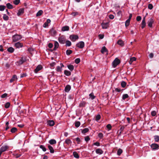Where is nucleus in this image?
<instances>
[{
    "instance_id": "f257e3e1",
    "label": "nucleus",
    "mask_w": 159,
    "mask_h": 159,
    "mask_svg": "<svg viewBox=\"0 0 159 159\" xmlns=\"http://www.w3.org/2000/svg\"><path fill=\"white\" fill-rule=\"evenodd\" d=\"M27 61L26 57H20L19 60L16 62V65L20 66L25 62Z\"/></svg>"
},
{
    "instance_id": "f03ea898",
    "label": "nucleus",
    "mask_w": 159,
    "mask_h": 159,
    "mask_svg": "<svg viewBox=\"0 0 159 159\" xmlns=\"http://www.w3.org/2000/svg\"><path fill=\"white\" fill-rule=\"evenodd\" d=\"M21 35L18 34H16L12 36V40L14 42H16L20 40L22 38Z\"/></svg>"
},
{
    "instance_id": "7ed1b4c3",
    "label": "nucleus",
    "mask_w": 159,
    "mask_h": 159,
    "mask_svg": "<svg viewBox=\"0 0 159 159\" xmlns=\"http://www.w3.org/2000/svg\"><path fill=\"white\" fill-rule=\"evenodd\" d=\"M120 60L117 58H116L113 61L112 64L114 68H115L120 63Z\"/></svg>"
},
{
    "instance_id": "20e7f679",
    "label": "nucleus",
    "mask_w": 159,
    "mask_h": 159,
    "mask_svg": "<svg viewBox=\"0 0 159 159\" xmlns=\"http://www.w3.org/2000/svg\"><path fill=\"white\" fill-rule=\"evenodd\" d=\"M58 39L59 42L61 44L65 43L66 41V39L64 35H62L59 37Z\"/></svg>"
},
{
    "instance_id": "39448f33",
    "label": "nucleus",
    "mask_w": 159,
    "mask_h": 159,
    "mask_svg": "<svg viewBox=\"0 0 159 159\" xmlns=\"http://www.w3.org/2000/svg\"><path fill=\"white\" fill-rule=\"evenodd\" d=\"M69 38L72 42H75L79 39V36L78 35H71Z\"/></svg>"
},
{
    "instance_id": "423d86ee",
    "label": "nucleus",
    "mask_w": 159,
    "mask_h": 159,
    "mask_svg": "<svg viewBox=\"0 0 159 159\" xmlns=\"http://www.w3.org/2000/svg\"><path fill=\"white\" fill-rule=\"evenodd\" d=\"M76 46L80 48H83L84 46V43L83 41H81L76 44Z\"/></svg>"
},
{
    "instance_id": "0eeeda50",
    "label": "nucleus",
    "mask_w": 159,
    "mask_h": 159,
    "mask_svg": "<svg viewBox=\"0 0 159 159\" xmlns=\"http://www.w3.org/2000/svg\"><path fill=\"white\" fill-rule=\"evenodd\" d=\"M14 46L16 48H20L22 47L23 45L22 43L18 42L15 44Z\"/></svg>"
},
{
    "instance_id": "6e6552de",
    "label": "nucleus",
    "mask_w": 159,
    "mask_h": 159,
    "mask_svg": "<svg viewBox=\"0 0 159 159\" xmlns=\"http://www.w3.org/2000/svg\"><path fill=\"white\" fill-rule=\"evenodd\" d=\"M159 147V145L156 143H153L151 145V147L153 150H156L158 149Z\"/></svg>"
},
{
    "instance_id": "1a4fd4ad",
    "label": "nucleus",
    "mask_w": 159,
    "mask_h": 159,
    "mask_svg": "<svg viewBox=\"0 0 159 159\" xmlns=\"http://www.w3.org/2000/svg\"><path fill=\"white\" fill-rule=\"evenodd\" d=\"M42 68V66L40 65H38L36 68V69H35L34 70V72L35 73H37L38 71H39V70H41Z\"/></svg>"
},
{
    "instance_id": "9d476101",
    "label": "nucleus",
    "mask_w": 159,
    "mask_h": 159,
    "mask_svg": "<svg viewBox=\"0 0 159 159\" xmlns=\"http://www.w3.org/2000/svg\"><path fill=\"white\" fill-rule=\"evenodd\" d=\"M154 22V20L152 18H151L148 22V25L150 27H152V24Z\"/></svg>"
},
{
    "instance_id": "9b49d317",
    "label": "nucleus",
    "mask_w": 159,
    "mask_h": 159,
    "mask_svg": "<svg viewBox=\"0 0 159 159\" xmlns=\"http://www.w3.org/2000/svg\"><path fill=\"white\" fill-rule=\"evenodd\" d=\"M51 22V20L49 19H48L46 22L43 25V27L46 28L48 26V24Z\"/></svg>"
},
{
    "instance_id": "f8f14e48",
    "label": "nucleus",
    "mask_w": 159,
    "mask_h": 159,
    "mask_svg": "<svg viewBox=\"0 0 159 159\" xmlns=\"http://www.w3.org/2000/svg\"><path fill=\"white\" fill-rule=\"evenodd\" d=\"M54 122L53 120H48L47 121V125L51 126L54 125Z\"/></svg>"
},
{
    "instance_id": "ddd939ff",
    "label": "nucleus",
    "mask_w": 159,
    "mask_h": 159,
    "mask_svg": "<svg viewBox=\"0 0 159 159\" xmlns=\"http://www.w3.org/2000/svg\"><path fill=\"white\" fill-rule=\"evenodd\" d=\"M71 89V86L69 85H67L65 87L64 89V90L66 92H68Z\"/></svg>"
},
{
    "instance_id": "4468645a",
    "label": "nucleus",
    "mask_w": 159,
    "mask_h": 159,
    "mask_svg": "<svg viewBox=\"0 0 159 159\" xmlns=\"http://www.w3.org/2000/svg\"><path fill=\"white\" fill-rule=\"evenodd\" d=\"M95 152L96 153L101 155L102 154L103 152L101 148H98L95 150Z\"/></svg>"
},
{
    "instance_id": "2eb2a0df",
    "label": "nucleus",
    "mask_w": 159,
    "mask_h": 159,
    "mask_svg": "<svg viewBox=\"0 0 159 159\" xmlns=\"http://www.w3.org/2000/svg\"><path fill=\"white\" fill-rule=\"evenodd\" d=\"M24 12V9L23 8H21L19 9L17 13V15L19 16Z\"/></svg>"
},
{
    "instance_id": "dca6fc26",
    "label": "nucleus",
    "mask_w": 159,
    "mask_h": 159,
    "mask_svg": "<svg viewBox=\"0 0 159 159\" xmlns=\"http://www.w3.org/2000/svg\"><path fill=\"white\" fill-rule=\"evenodd\" d=\"M49 33L51 35L54 36L56 34L57 31L54 29L52 28L50 31Z\"/></svg>"
},
{
    "instance_id": "f3484780",
    "label": "nucleus",
    "mask_w": 159,
    "mask_h": 159,
    "mask_svg": "<svg viewBox=\"0 0 159 159\" xmlns=\"http://www.w3.org/2000/svg\"><path fill=\"white\" fill-rule=\"evenodd\" d=\"M8 148V147L7 146H3L0 148V150L3 152L6 151Z\"/></svg>"
},
{
    "instance_id": "a211bd4d",
    "label": "nucleus",
    "mask_w": 159,
    "mask_h": 159,
    "mask_svg": "<svg viewBox=\"0 0 159 159\" xmlns=\"http://www.w3.org/2000/svg\"><path fill=\"white\" fill-rule=\"evenodd\" d=\"M101 25L103 29H107L108 27V23H102L101 24Z\"/></svg>"
},
{
    "instance_id": "6ab92c4d",
    "label": "nucleus",
    "mask_w": 159,
    "mask_h": 159,
    "mask_svg": "<svg viewBox=\"0 0 159 159\" xmlns=\"http://www.w3.org/2000/svg\"><path fill=\"white\" fill-rule=\"evenodd\" d=\"M17 80V76L16 75H14L11 79L10 80V82L12 83L14 81L16 80Z\"/></svg>"
},
{
    "instance_id": "aec40b11",
    "label": "nucleus",
    "mask_w": 159,
    "mask_h": 159,
    "mask_svg": "<svg viewBox=\"0 0 159 159\" xmlns=\"http://www.w3.org/2000/svg\"><path fill=\"white\" fill-rule=\"evenodd\" d=\"M101 52L102 53H104L105 52H108V51L105 46H103L102 48Z\"/></svg>"
},
{
    "instance_id": "412c9836",
    "label": "nucleus",
    "mask_w": 159,
    "mask_h": 159,
    "mask_svg": "<svg viewBox=\"0 0 159 159\" xmlns=\"http://www.w3.org/2000/svg\"><path fill=\"white\" fill-rule=\"evenodd\" d=\"M69 30V27L68 26H65L62 27L61 30L63 31H68Z\"/></svg>"
},
{
    "instance_id": "4be33fe9",
    "label": "nucleus",
    "mask_w": 159,
    "mask_h": 159,
    "mask_svg": "<svg viewBox=\"0 0 159 159\" xmlns=\"http://www.w3.org/2000/svg\"><path fill=\"white\" fill-rule=\"evenodd\" d=\"M117 43L118 45H120L121 47L123 46L124 45L123 42L121 39L119 40L117 42Z\"/></svg>"
},
{
    "instance_id": "5701e85b",
    "label": "nucleus",
    "mask_w": 159,
    "mask_h": 159,
    "mask_svg": "<svg viewBox=\"0 0 159 159\" xmlns=\"http://www.w3.org/2000/svg\"><path fill=\"white\" fill-rule=\"evenodd\" d=\"M56 143V140L54 139H51L49 141V143L51 145L55 144Z\"/></svg>"
},
{
    "instance_id": "b1692460",
    "label": "nucleus",
    "mask_w": 159,
    "mask_h": 159,
    "mask_svg": "<svg viewBox=\"0 0 159 159\" xmlns=\"http://www.w3.org/2000/svg\"><path fill=\"white\" fill-rule=\"evenodd\" d=\"M48 147L50 150V152L51 153H53L54 152V150L53 147L50 145H48Z\"/></svg>"
},
{
    "instance_id": "393cba45",
    "label": "nucleus",
    "mask_w": 159,
    "mask_h": 159,
    "mask_svg": "<svg viewBox=\"0 0 159 159\" xmlns=\"http://www.w3.org/2000/svg\"><path fill=\"white\" fill-rule=\"evenodd\" d=\"M59 46L58 43L56 41L54 43V47L53 48V50H56L58 48Z\"/></svg>"
},
{
    "instance_id": "a878e982",
    "label": "nucleus",
    "mask_w": 159,
    "mask_h": 159,
    "mask_svg": "<svg viewBox=\"0 0 159 159\" xmlns=\"http://www.w3.org/2000/svg\"><path fill=\"white\" fill-rule=\"evenodd\" d=\"M7 51L10 53H12L14 51V49L12 47H10L7 48Z\"/></svg>"
},
{
    "instance_id": "bb28decb",
    "label": "nucleus",
    "mask_w": 159,
    "mask_h": 159,
    "mask_svg": "<svg viewBox=\"0 0 159 159\" xmlns=\"http://www.w3.org/2000/svg\"><path fill=\"white\" fill-rule=\"evenodd\" d=\"M6 6L8 9H10L13 8V6L9 3H8L6 4Z\"/></svg>"
},
{
    "instance_id": "cd10ccee",
    "label": "nucleus",
    "mask_w": 159,
    "mask_h": 159,
    "mask_svg": "<svg viewBox=\"0 0 159 159\" xmlns=\"http://www.w3.org/2000/svg\"><path fill=\"white\" fill-rule=\"evenodd\" d=\"M136 59L135 57H133L130 58V59L129 61V64H132L133 62L134 61H136Z\"/></svg>"
},
{
    "instance_id": "c85d7f7f",
    "label": "nucleus",
    "mask_w": 159,
    "mask_h": 159,
    "mask_svg": "<svg viewBox=\"0 0 159 159\" xmlns=\"http://www.w3.org/2000/svg\"><path fill=\"white\" fill-rule=\"evenodd\" d=\"M64 74L67 76H69L71 75L70 72L66 70H64Z\"/></svg>"
},
{
    "instance_id": "c756f323",
    "label": "nucleus",
    "mask_w": 159,
    "mask_h": 159,
    "mask_svg": "<svg viewBox=\"0 0 159 159\" xmlns=\"http://www.w3.org/2000/svg\"><path fill=\"white\" fill-rule=\"evenodd\" d=\"M86 104V102H85L83 101L80 103L79 106L80 107H84Z\"/></svg>"
},
{
    "instance_id": "7c9ffc66",
    "label": "nucleus",
    "mask_w": 159,
    "mask_h": 159,
    "mask_svg": "<svg viewBox=\"0 0 159 159\" xmlns=\"http://www.w3.org/2000/svg\"><path fill=\"white\" fill-rule=\"evenodd\" d=\"M89 131V129L88 128H86L83 129L81 131V132L83 134H85L88 132Z\"/></svg>"
},
{
    "instance_id": "2f4dec72",
    "label": "nucleus",
    "mask_w": 159,
    "mask_h": 159,
    "mask_svg": "<svg viewBox=\"0 0 159 159\" xmlns=\"http://www.w3.org/2000/svg\"><path fill=\"white\" fill-rule=\"evenodd\" d=\"M68 68L71 71H72L74 69V67L73 65L70 64L67 66Z\"/></svg>"
},
{
    "instance_id": "473e14b6",
    "label": "nucleus",
    "mask_w": 159,
    "mask_h": 159,
    "mask_svg": "<svg viewBox=\"0 0 159 159\" xmlns=\"http://www.w3.org/2000/svg\"><path fill=\"white\" fill-rule=\"evenodd\" d=\"M73 155L74 157L76 158H78L79 157L78 154L76 152H73Z\"/></svg>"
},
{
    "instance_id": "72a5a7b5",
    "label": "nucleus",
    "mask_w": 159,
    "mask_h": 159,
    "mask_svg": "<svg viewBox=\"0 0 159 159\" xmlns=\"http://www.w3.org/2000/svg\"><path fill=\"white\" fill-rule=\"evenodd\" d=\"M65 43H66V46H70L71 45V43L69 40L66 41Z\"/></svg>"
},
{
    "instance_id": "f704fd0d",
    "label": "nucleus",
    "mask_w": 159,
    "mask_h": 159,
    "mask_svg": "<svg viewBox=\"0 0 159 159\" xmlns=\"http://www.w3.org/2000/svg\"><path fill=\"white\" fill-rule=\"evenodd\" d=\"M43 11L42 10L39 11L36 14V16H41L43 13Z\"/></svg>"
},
{
    "instance_id": "c9c22d12",
    "label": "nucleus",
    "mask_w": 159,
    "mask_h": 159,
    "mask_svg": "<svg viewBox=\"0 0 159 159\" xmlns=\"http://www.w3.org/2000/svg\"><path fill=\"white\" fill-rule=\"evenodd\" d=\"M126 85V83L124 81H122L121 83V85L122 88H125Z\"/></svg>"
},
{
    "instance_id": "e433bc0d",
    "label": "nucleus",
    "mask_w": 159,
    "mask_h": 159,
    "mask_svg": "<svg viewBox=\"0 0 159 159\" xmlns=\"http://www.w3.org/2000/svg\"><path fill=\"white\" fill-rule=\"evenodd\" d=\"M123 152V151L122 149L120 148H119L117 152V154L118 156H120L121 154Z\"/></svg>"
},
{
    "instance_id": "4c0bfd02",
    "label": "nucleus",
    "mask_w": 159,
    "mask_h": 159,
    "mask_svg": "<svg viewBox=\"0 0 159 159\" xmlns=\"http://www.w3.org/2000/svg\"><path fill=\"white\" fill-rule=\"evenodd\" d=\"M39 147L40 148L42 149L43 152L46 151L47 149L44 145H40L39 146Z\"/></svg>"
},
{
    "instance_id": "58836bf2",
    "label": "nucleus",
    "mask_w": 159,
    "mask_h": 159,
    "mask_svg": "<svg viewBox=\"0 0 159 159\" xmlns=\"http://www.w3.org/2000/svg\"><path fill=\"white\" fill-rule=\"evenodd\" d=\"M129 95H128V94H124L123 95V96H122V99L124 100H125L126 98H128L129 97Z\"/></svg>"
},
{
    "instance_id": "ea45409f",
    "label": "nucleus",
    "mask_w": 159,
    "mask_h": 159,
    "mask_svg": "<svg viewBox=\"0 0 159 159\" xmlns=\"http://www.w3.org/2000/svg\"><path fill=\"white\" fill-rule=\"evenodd\" d=\"M17 129L16 127L12 128L11 130V132L12 133H14L17 131Z\"/></svg>"
},
{
    "instance_id": "a19ab883",
    "label": "nucleus",
    "mask_w": 159,
    "mask_h": 159,
    "mask_svg": "<svg viewBox=\"0 0 159 159\" xmlns=\"http://www.w3.org/2000/svg\"><path fill=\"white\" fill-rule=\"evenodd\" d=\"M89 96L90 98L92 100L94 99L95 97L93 93H90L89 94Z\"/></svg>"
},
{
    "instance_id": "79ce46f5",
    "label": "nucleus",
    "mask_w": 159,
    "mask_h": 159,
    "mask_svg": "<svg viewBox=\"0 0 159 159\" xmlns=\"http://www.w3.org/2000/svg\"><path fill=\"white\" fill-rule=\"evenodd\" d=\"M3 18L5 20H7L9 19V17L5 14L3 15Z\"/></svg>"
},
{
    "instance_id": "37998d69",
    "label": "nucleus",
    "mask_w": 159,
    "mask_h": 159,
    "mask_svg": "<svg viewBox=\"0 0 159 159\" xmlns=\"http://www.w3.org/2000/svg\"><path fill=\"white\" fill-rule=\"evenodd\" d=\"M72 52V51L70 50H67L66 51V53L67 55H70Z\"/></svg>"
},
{
    "instance_id": "c03bdc74",
    "label": "nucleus",
    "mask_w": 159,
    "mask_h": 159,
    "mask_svg": "<svg viewBox=\"0 0 159 159\" xmlns=\"http://www.w3.org/2000/svg\"><path fill=\"white\" fill-rule=\"evenodd\" d=\"M80 121H77L75 122V126L76 127H78L80 126Z\"/></svg>"
},
{
    "instance_id": "a18cd8bd",
    "label": "nucleus",
    "mask_w": 159,
    "mask_h": 159,
    "mask_svg": "<svg viewBox=\"0 0 159 159\" xmlns=\"http://www.w3.org/2000/svg\"><path fill=\"white\" fill-rule=\"evenodd\" d=\"M6 7V6L4 5H0V11H3Z\"/></svg>"
},
{
    "instance_id": "49530a36",
    "label": "nucleus",
    "mask_w": 159,
    "mask_h": 159,
    "mask_svg": "<svg viewBox=\"0 0 159 159\" xmlns=\"http://www.w3.org/2000/svg\"><path fill=\"white\" fill-rule=\"evenodd\" d=\"M66 143L68 145L69 144H71L72 143L70 139H67L65 141Z\"/></svg>"
},
{
    "instance_id": "de8ad7c7",
    "label": "nucleus",
    "mask_w": 159,
    "mask_h": 159,
    "mask_svg": "<svg viewBox=\"0 0 159 159\" xmlns=\"http://www.w3.org/2000/svg\"><path fill=\"white\" fill-rule=\"evenodd\" d=\"M130 20H129V19H127L126 20V21H125V26L126 27L128 26L129 25V23H130Z\"/></svg>"
},
{
    "instance_id": "09e8293b",
    "label": "nucleus",
    "mask_w": 159,
    "mask_h": 159,
    "mask_svg": "<svg viewBox=\"0 0 159 159\" xmlns=\"http://www.w3.org/2000/svg\"><path fill=\"white\" fill-rule=\"evenodd\" d=\"M56 70L57 72H61V67H60V66H57Z\"/></svg>"
},
{
    "instance_id": "8fccbe9b",
    "label": "nucleus",
    "mask_w": 159,
    "mask_h": 159,
    "mask_svg": "<svg viewBox=\"0 0 159 159\" xmlns=\"http://www.w3.org/2000/svg\"><path fill=\"white\" fill-rule=\"evenodd\" d=\"M101 118V116L100 115H98L96 116L95 120H96L98 121Z\"/></svg>"
},
{
    "instance_id": "3c124183",
    "label": "nucleus",
    "mask_w": 159,
    "mask_h": 159,
    "mask_svg": "<svg viewBox=\"0 0 159 159\" xmlns=\"http://www.w3.org/2000/svg\"><path fill=\"white\" fill-rule=\"evenodd\" d=\"M20 2V0H15L13 1V3L16 5H18Z\"/></svg>"
},
{
    "instance_id": "603ef678",
    "label": "nucleus",
    "mask_w": 159,
    "mask_h": 159,
    "mask_svg": "<svg viewBox=\"0 0 159 159\" xmlns=\"http://www.w3.org/2000/svg\"><path fill=\"white\" fill-rule=\"evenodd\" d=\"M10 105V102H7L5 104V107L6 108H8L9 107Z\"/></svg>"
},
{
    "instance_id": "864d4df0",
    "label": "nucleus",
    "mask_w": 159,
    "mask_h": 159,
    "mask_svg": "<svg viewBox=\"0 0 159 159\" xmlns=\"http://www.w3.org/2000/svg\"><path fill=\"white\" fill-rule=\"evenodd\" d=\"M154 139L155 141L157 142L159 140V136L156 135L154 136Z\"/></svg>"
},
{
    "instance_id": "5fc2aeb1",
    "label": "nucleus",
    "mask_w": 159,
    "mask_h": 159,
    "mask_svg": "<svg viewBox=\"0 0 159 159\" xmlns=\"http://www.w3.org/2000/svg\"><path fill=\"white\" fill-rule=\"evenodd\" d=\"M146 26L145 22H142L141 23V28L142 29L144 28Z\"/></svg>"
},
{
    "instance_id": "6e6d98bb",
    "label": "nucleus",
    "mask_w": 159,
    "mask_h": 159,
    "mask_svg": "<svg viewBox=\"0 0 159 159\" xmlns=\"http://www.w3.org/2000/svg\"><path fill=\"white\" fill-rule=\"evenodd\" d=\"M75 63L77 64L79 63L80 62V59L79 58L76 59L75 61Z\"/></svg>"
},
{
    "instance_id": "4d7b16f0",
    "label": "nucleus",
    "mask_w": 159,
    "mask_h": 159,
    "mask_svg": "<svg viewBox=\"0 0 159 159\" xmlns=\"http://www.w3.org/2000/svg\"><path fill=\"white\" fill-rule=\"evenodd\" d=\"M157 112L156 111H153L151 112V114L152 116H154L156 115Z\"/></svg>"
},
{
    "instance_id": "13d9d810",
    "label": "nucleus",
    "mask_w": 159,
    "mask_h": 159,
    "mask_svg": "<svg viewBox=\"0 0 159 159\" xmlns=\"http://www.w3.org/2000/svg\"><path fill=\"white\" fill-rule=\"evenodd\" d=\"M153 7L152 5V4H149L148 5V8L150 10H152Z\"/></svg>"
},
{
    "instance_id": "bf43d9fd",
    "label": "nucleus",
    "mask_w": 159,
    "mask_h": 159,
    "mask_svg": "<svg viewBox=\"0 0 159 159\" xmlns=\"http://www.w3.org/2000/svg\"><path fill=\"white\" fill-rule=\"evenodd\" d=\"M98 136L100 139H102L103 137V134L101 133H99Z\"/></svg>"
},
{
    "instance_id": "052dcab7",
    "label": "nucleus",
    "mask_w": 159,
    "mask_h": 159,
    "mask_svg": "<svg viewBox=\"0 0 159 159\" xmlns=\"http://www.w3.org/2000/svg\"><path fill=\"white\" fill-rule=\"evenodd\" d=\"M106 127L109 130H111V126L110 124H108L107 125Z\"/></svg>"
},
{
    "instance_id": "680f3d73",
    "label": "nucleus",
    "mask_w": 159,
    "mask_h": 159,
    "mask_svg": "<svg viewBox=\"0 0 159 159\" xmlns=\"http://www.w3.org/2000/svg\"><path fill=\"white\" fill-rule=\"evenodd\" d=\"M75 139L77 142L78 144H79L81 141L80 139L78 137L76 138Z\"/></svg>"
},
{
    "instance_id": "e2e57ef3",
    "label": "nucleus",
    "mask_w": 159,
    "mask_h": 159,
    "mask_svg": "<svg viewBox=\"0 0 159 159\" xmlns=\"http://www.w3.org/2000/svg\"><path fill=\"white\" fill-rule=\"evenodd\" d=\"M141 19H142V18H141V16H138L136 17V20L138 21H140L141 20Z\"/></svg>"
},
{
    "instance_id": "0e129e2a",
    "label": "nucleus",
    "mask_w": 159,
    "mask_h": 159,
    "mask_svg": "<svg viewBox=\"0 0 159 159\" xmlns=\"http://www.w3.org/2000/svg\"><path fill=\"white\" fill-rule=\"evenodd\" d=\"M90 139V138L89 136H87L85 137V140L86 142H87L88 141H89Z\"/></svg>"
},
{
    "instance_id": "69168bd1",
    "label": "nucleus",
    "mask_w": 159,
    "mask_h": 159,
    "mask_svg": "<svg viewBox=\"0 0 159 159\" xmlns=\"http://www.w3.org/2000/svg\"><path fill=\"white\" fill-rule=\"evenodd\" d=\"M125 127L123 126H121L120 129V133H121L123 131L124 129H125Z\"/></svg>"
},
{
    "instance_id": "338daca9",
    "label": "nucleus",
    "mask_w": 159,
    "mask_h": 159,
    "mask_svg": "<svg viewBox=\"0 0 159 159\" xmlns=\"http://www.w3.org/2000/svg\"><path fill=\"white\" fill-rule=\"evenodd\" d=\"M93 145H96L97 146H99L100 145V143L98 142H96L95 143H94L93 144Z\"/></svg>"
},
{
    "instance_id": "774afa93",
    "label": "nucleus",
    "mask_w": 159,
    "mask_h": 159,
    "mask_svg": "<svg viewBox=\"0 0 159 159\" xmlns=\"http://www.w3.org/2000/svg\"><path fill=\"white\" fill-rule=\"evenodd\" d=\"M109 17L110 19H113L114 18V16L113 15L111 14L109 15Z\"/></svg>"
}]
</instances>
